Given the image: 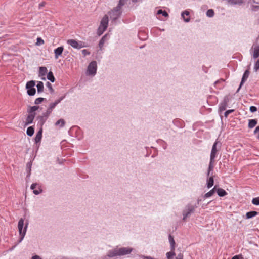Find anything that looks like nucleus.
I'll list each match as a JSON object with an SVG mask.
<instances>
[{
    "label": "nucleus",
    "mask_w": 259,
    "mask_h": 259,
    "mask_svg": "<svg viewBox=\"0 0 259 259\" xmlns=\"http://www.w3.org/2000/svg\"><path fill=\"white\" fill-rule=\"evenodd\" d=\"M109 23L108 16L105 15L101 19L100 25L97 30V34L98 36H101L106 30Z\"/></svg>",
    "instance_id": "1"
},
{
    "label": "nucleus",
    "mask_w": 259,
    "mask_h": 259,
    "mask_svg": "<svg viewBox=\"0 0 259 259\" xmlns=\"http://www.w3.org/2000/svg\"><path fill=\"white\" fill-rule=\"evenodd\" d=\"M24 222V219L21 218L19 220L18 224V228L20 235V239L19 242H21L23 240L27 231L28 224H26L25 226L23 227Z\"/></svg>",
    "instance_id": "2"
},
{
    "label": "nucleus",
    "mask_w": 259,
    "mask_h": 259,
    "mask_svg": "<svg viewBox=\"0 0 259 259\" xmlns=\"http://www.w3.org/2000/svg\"><path fill=\"white\" fill-rule=\"evenodd\" d=\"M97 63L96 61H91L88 66L85 74L88 76L93 77L97 73Z\"/></svg>",
    "instance_id": "3"
},
{
    "label": "nucleus",
    "mask_w": 259,
    "mask_h": 259,
    "mask_svg": "<svg viewBox=\"0 0 259 259\" xmlns=\"http://www.w3.org/2000/svg\"><path fill=\"white\" fill-rule=\"evenodd\" d=\"M197 207V205L187 204L183 211V220L186 221L190 217V214L195 211Z\"/></svg>",
    "instance_id": "4"
},
{
    "label": "nucleus",
    "mask_w": 259,
    "mask_h": 259,
    "mask_svg": "<svg viewBox=\"0 0 259 259\" xmlns=\"http://www.w3.org/2000/svg\"><path fill=\"white\" fill-rule=\"evenodd\" d=\"M49 112L50 111H46L41 115L38 116L37 117V125L39 126V128H42V126L50 115Z\"/></svg>",
    "instance_id": "5"
},
{
    "label": "nucleus",
    "mask_w": 259,
    "mask_h": 259,
    "mask_svg": "<svg viewBox=\"0 0 259 259\" xmlns=\"http://www.w3.org/2000/svg\"><path fill=\"white\" fill-rule=\"evenodd\" d=\"M67 42L72 48L76 49H80L86 47L83 42L81 41H77L75 39H68Z\"/></svg>",
    "instance_id": "6"
},
{
    "label": "nucleus",
    "mask_w": 259,
    "mask_h": 259,
    "mask_svg": "<svg viewBox=\"0 0 259 259\" xmlns=\"http://www.w3.org/2000/svg\"><path fill=\"white\" fill-rule=\"evenodd\" d=\"M35 85V82L33 80H31L26 83V88L27 90V93L29 96H33L36 93V90L34 88Z\"/></svg>",
    "instance_id": "7"
},
{
    "label": "nucleus",
    "mask_w": 259,
    "mask_h": 259,
    "mask_svg": "<svg viewBox=\"0 0 259 259\" xmlns=\"http://www.w3.org/2000/svg\"><path fill=\"white\" fill-rule=\"evenodd\" d=\"M220 147H221V143L218 141H216L214 142V143L213 144L212 147L211 154H210V158L214 159H215V158L217 156V152L219 150Z\"/></svg>",
    "instance_id": "8"
},
{
    "label": "nucleus",
    "mask_w": 259,
    "mask_h": 259,
    "mask_svg": "<svg viewBox=\"0 0 259 259\" xmlns=\"http://www.w3.org/2000/svg\"><path fill=\"white\" fill-rule=\"evenodd\" d=\"M121 14V9L119 7H116L114 10L109 13L110 18L113 20H115L119 18Z\"/></svg>",
    "instance_id": "9"
},
{
    "label": "nucleus",
    "mask_w": 259,
    "mask_h": 259,
    "mask_svg": "<svg viewBox=\"0 0 259 259\" xmlns=\"http://www.w3.org/2000/svg\"><path fill=\"white\" fill-rule=\"evenodd\" d=\"M156 18L160 20H163L162 17H167L168 16V14L166 11L164 10H162V9H158L155 12Z\"/></svg>",
    "instance_id": "10"
},
{
    "label": "nucleus",
    "mask_w": 259,
    "mask_h": 259,
    "mask_svg": "<svg viewBox=\"0 0 259 259\" xmlns=\"http://www.w3.org/2000/svg\"><path fill=\"white\" fill-rule=\"evenodd\" d=\"M30 188L33 190V192L35 195H38L42 192L40 186L36 183L32 184L30 186Z\"/></svg>",
    "instance_id": "11"
},
{
    "label": "nucleus",
    "mask_w": 259,
    "mask_h": 259,
    "mask_svg": "<svg viewBox=\"0 0 259 259\" xmlns=\"http://www.w3.org/2000/svg\"><path fill=\"white\" fill-rule=\"evenodd\" d=\"M119 255L122 256L130 254L133 251L131 247H119Z\"/></svg>",
    "instance_id": "12"
},
{
    "label": "nucleus",
    "mask_w": 259,
    "mask_h": 259,
    "mask_svg": "<svg viewBox=\"0 0 259 259\" xmlns=\"http://www.w3.org/2000/svg\"><path fill=\"white\" fill-rule=\"evenodd\" d=\"M107 256L109 257H113L119 255V247H116L111 250H110L107 253Z\"/></svg>",
    "instance_id": "13"
},
{
    "label": "nucleus",
    "mask_w": 259,
    "mask_h": 259,
    "mask_svg": "<svg viewBox=\"0 0 259 259\" xmlns=\"http://www.w3.org/2000/svg\"><path fill=\"white\" fill-rule=\"evenodd\" d=\"M181 17L184 22L188 23L190 21V12L188 10H185L181 13Z\"/></svg>",
    "instance_id": "14"
},
{
    "label": "nucleus",
    "mask_w": 259,
    "mask_h": 259,
    "mask_svg": "<svg viewBox=\"0 0 259 259\" xmlns=\"http://www.w3.org/2000/svg\"><path fill=\"white\" fill-rule=\"evenodd\" d=\"M63 99V97H61L60 99L56 100L54 102L51 103L49 105V107L46 111H50L49 114H50L52 111L55 108L57 104H58Z\"/></svg>",
    "instance_id": "15"
},
{
    "label": "nucleus",
    "mask_w": 259,
    "mask_h": 259,
    "mask_svg": "<svg viewBox=\"0 0 259 259\" xmlns=\"http://www.w3.org/2000/svg\"><path fill=\"white\" fill-rule=\"evenodd\" d=\"M251 50L253 52V58H257L259 56V44L253 45Z\"/></svg>",
    "instance_id": "16"
},
{
    "label": "nucleus",
    "mask_w": 259,
    "mask_h": 259,
    "mask_svg": "<svg viewBox=\"0 0 259 259\" xmlns=\"http://www.w3.org/2000/svg\"><path fill=\"white\" fill-rule=\"evenodd\" d=\"M35 116V114H29L26 117V121L25 122V125L26 126L31 124L33 121Z\"/></svg>",
    "instance_id": "17"
},
{
    "label": "nucleus",
    "mask_w": 259,
    "mask_h": 259,
    "mask_svg": "<svg viewBox=\"0 0 259 259\" xmlns=\"http://www.w3.org/2000/svg\"><path fill=\"white\" fill-rule=\"evenodd\" d=\"M47 73V69L45 67H40L39 70V76L43 80H45V76Z\"/></svg>",
    "instance_id": "18"
},
{
    "label": "nucleus",
    "mask_w": 259,
    "mask_h": 259,
    "mask_svg": "<svg viewBox=\"0 0 259 259\" xmlns=\"http://www.w3.org/2000/svg\"><path fill=\"white\" fill-rule=\"evenodd\" d=\"M64 50L63 47H59L54 50L55 58L58 59L59 57L62 54Z\"/></svg>",
    "instance_id": "19"
},
{
    "label": "nucleus",
    "mask_w": 259,
    "mask_h": 259,
    "mask_svg": "<svg viewBox=\"0 0 259 259\" xmlns=\"http://www.w3.org/2000/svg\"><path fill=\"white\" fill-rule=\"evenodd\" d=\"M42 128H39V130L37 133L35 137V142L36 143H38L40 142L42 138Z\"/></svg>",
    "instance_id": "20"
},
{
    "label": "nucleus",
    "mask_w": 259,
    "mask_h": 259,
    "mask_svg": "<svg viewBox=\"0 0 259 259\" xmlns=\"http://www.w3.org/2000/svg\"><path fill=\"white\" fill-rule=\"evenodd\" d=\"M249 75V71L248 70H246L245 72L243 74L241 82L240 83V87L238 89V90L240 89L241 88V86L243 84V83L246 80V79L248 78Z\"/></svg>",
    "instance_id": "21"
},
{
    "label": "nucleus",
    "mask_w": 259,
    "mask_h": 259,
    "mask_svg": "<svg viewBox=\"0 0 259 259\" xmlns=\"http://www.w3.org/2000/svg\"><path fill=\"white\" fill-rule=\"evenodd\" d=\"M228 3L231 5H240L243 3L244 0H226Z\"/></svg>",
    "instance_id": "22"
},
{
    "label": "nucleus",
    "mask_w": 259,
    "mask_h": 259,
    "mask_svg": "<svg viewBox=\"0 0 259 259\" xmlns=\"http://www.w3.org/2000/svg\"><path fill=\"white\" fill-rule=\"evenodd\" d=\"M214 184V179L212 176L207 178L206 180V187L208 189L211 188Z\"/></svg>",
    "instance_id": "23"
},
{
    "label": "nucleus",
    "mask_w": 259,
    "mask_h": 259,
    "mask_svg": "<svg viewBox=\"0 0 259 259\" xmlns=\"http://www.w3.org/2000/svg\"><path fill=\"white\" fill-rule=\"evenodd\" d=\"M215 192V187H214L213 189H212L211 190H210L209 192L205 194L204 195H203V197L204 199H206L212 196Z\"/></svg>",
    "instance_id": "24"
},
{
    "label": "nucleus",
    "mask_w": 259,
    "mask_h": 259,
    "mask_svg": "<svg viewBox=\"0 0 259 259\" xmlns=\"http://www.w3.org/2000/svg\"><path fill=\"white\" fill-rule=\"evenodd\" d=\"M214 159H210V162L209 164L208 169L207 171V176H209L210 173L211 171H212L214 167Z\"/></svg>",
    "instance_id": "25"
},
{
    "label": "nucleus",
    "mask_w": 259,
    "mask_h": 259,
    "mask_svg": "<svg viewBox=\"0 0 259 259\" xmlns=\"http://www.w3.org/2000/svg\"><path fill=\"white\" fill-rule=\"evenodd\" d=\"M65 124V121L63 119H60L56 122L55 125L59 127H63Z\"/></svg>",
    "instance_id": "26"
},
{
    "label": "nucleus",
    "mask_w": 259,
    "mask_h": 259,
    "mask_svg": "<svg viewBox=\"0 0 259 259\" xmlns=\"http://www.w3.org/2000/svg\"><path fill=\"white\" fill-rule=\"evenodd\" d=\"M38 106H36L29 107L27 109V112L29 114H35V112L38 110Z\"/></svg>",
    "instance_id": "27"
},
{
    "label": "nucleus",
    "mask_w": 259,
    "mask_h": 259,
    "mask_svg": "<svg viewBox=\"0 0 259 259\" xmlns=\"http://www.w3.org/2000/svg\"><path fill=\"white\" fill-rule=\"evenodd\" d=\"M216 191L218 195L220 197L225 196L227 194V193L226 192V191L222 188H218L217 189Z\"/></svg>",
    "instance_id": "28"
},
{
    "label": "nucleus",
    "mask_w": 259,
    "mask_h": 259,
    "mask_svg": "<svg viewBox=\"0 0 259 259\" xmlns=\"http://www.w3.org/2000/svg\"><path fill=\"white\" fill-rule=\"evenodd\" d=\"M257 213L258 212L255 211L248 212L246 214V218L247 219H251L256 216L257 214Z\"/></svg>",
    "instance_id": "29"
},
{
    "label": "nucleus",
    "mask_w": 259,
    "mask_h": 259,
    "mask_svg": "<svg viewBox=\"0 0 259 259\" xmlns=\"http://www.w3.org/2000/svg\"><path fill=\"white\" fill-rule=\"evenodd\" d=\"M169 241L170 245L171 250H175V241L173 237L170 235L169 236Z\"/></svg>",
    "instance_id": "30"
},
{
    "label": "nucleus",
    "mask_w": 259,
    "mask_h": 259,
    "mask_svg": "<svg viewBox=\"0 0 259 259\" xmlns=\"http://www.w3.org/2000/svg\"><path fill=\"white\" fill-rule=\"evenodd\" d=\"M36 87L38 93H41L44 90V83L41 81H38Z\"/></svg>",
    "instance_id": "31"
},
{
    "label": "nucleus",
    "mask_w": 259,
    "mask_h": 259,
    "mask_svg": "<svg viewBox=\"0 0 259 259\" xmlns=\"http://www.w3.org/2000/svg\"><path fill=\"white\" fill-rule=\"evenodd\" d=\"M251 9L253 11H256L259 10V3L253 1V3L251 4Z\"/></svg>",
    "instance_id": "32"
},
{
    "label": "nucleus",
    "mask_w": 259,
    "mask_h": 259,
    "mask_svg": "<svg viewBox=\"0 0 259 259\" xmlns=\"http://www.w3.org/2000/svg\"><path fill=\"white\" fill-rule=\"evenodd\" d=\"M257 124V121L255 119H250L249 120L248 127L250 128L254 127Z\"/></svg>",
    "instance_id": "33"
},
{
    "label": "nucleus",
    "mask_w": 259,
    "mask_h": 259,
    "mask_svg": "<svg viewBox=\"0 0 259 259\" xmlns=\"http://www.w3.org/2000/svg\"><path fill=\"white\" fill-rule=\"evenodd\" d=\"M107 36V34H105V35H104L102 37V38L100 40L99 44V46L100 49H101L103 47L104 44L106 41Z\"/></svg>",
    "instance_id": "34"
},
{
    "label": "nucleus",
    "mask_w": 259,
    "mask_h": 259,
    "mask_svg": "<svg viewBox=\"0 0 259 259\" xmlns=\"http://www.w3.org/2000/svg\"><path fill=\"white\" fill-rule=\"evenodd\" d=\"M34 132V129L32 126L29 127L26 131L27 135L30 137L32 136Z\"/></svg>",
    "instance_id": "35"
},
{
    "label": "nucleus",
    "mask_w": 259,
    "mask_h": 259,
    "mask_svg": "<svg viewBox=\"0 0 259 259\" xmlns=\"http://www.w3.org/2000/svg\"><path fill=\"white\" fill-rule=\"evenodd\" d=\"M166 256L167 259H172L174 256H175L174 250H171V251L167 252Z\"/></svg>",
    "instance_id": "36"
},
{
    "label": "nucleus",
    "mask_w": 259,
    "mask_h": 259,
    "mask_svg": "<svg viewBox=\"0 0 259 259\" xmlns=\"http://www.w3.org/2000/svg\"><path fill=\"white\" fill-rule=\"evenodd\" d=\"M47 79L50 80L52 82H54L55 81V77L52 72L50 71L48 73Z\"/></svg>",
    "instance_id": "37"
},
{
    "label": "nucleus",
    "mask_w": 259,
    "mask_h": 259,
    "mask_svg": "<svg viewBox=\"0 0 259 259\" xmlns=\"http://www.w3.org/2000/svg\"><path fill=\"white\" fill-rule=\"evenodd\" d=\"M214 14V12L213 10L212 9H209L206 12V15L208 17H213Z\"/></svg>",
    "instance_id": "38"
},
{
    "label": "nucleus",
    "mask_w": 259,
    "mask_h": 259,
    "mask_svg": "<svg viewBox=\"0 0 259 259\" xmlns=\"http://www.w3.org/2000/svg\"><path fill=\"white\" fill-rule=\"evenodd\" d=\"M128 1V0H120L119 2L118 5L116 7H119L120 9H121V6H123L125 4H126Z\"/></svg>",
    "instance_id": "39"
},
{
    "label": "nucleus",
    "mask_w": 259,
    "mask_h": 259,
    "mask_svg": "<svg viewBox=\"0 0 259 259\" xmlns=\"http://www.w3.org/2000/svg\"><path fill=\"white\" fill-rule=\"evenodd\" d=\"M252 203L255 205H259V197L253 198Z\"/></svg>",
    "instance_id": "40"
},
{
    "label": "nucleus",
    "mask_w": 259,
    "mask_h": 259,
    "mask_svg": "<svg viewBox=\"0 0 259 259\" xmlns=\"http://www.w3.org/2000/svg\"><path fill=\"white\" fill-rule=\"evenodd\" d=\"M253 69H254V71H255V72H257L259 70V60H257L256 61V62L254 64Z\"/></svg>",
    "instance_id": "41"
},
{
    "label": "nucleus",
    "mask_w": 259,
    "mask_h": 259,
    "mask_svg": "<svg viewBox=\"0 0 259 259\" xmlns=\"http://www.w3.org/2000/svg\"><path fill=\"white\" fill-rule=\"evenodd\" d=\"M44 44V41L40 37L37 38L36 45L40 46Z\"/></svg>",
    "instance_id": "42"
},
{
    "label": "nucleus",
    "mask_w": 259,
    "mask_h": 259,
    "mask_svg": "<svg viewBox=\"0 0 259 259\" xmlns=\"http://www.w3.org/2000/svg\"><path fill=\"white\" fill-rule=\"evenodd\" d=\"M44 99L43 98H38L35 99L34 103L35 104H40L43 101Z\"/></svg>",
    "instance_id": "43"
},
{
    "label": "nucleus",
    "mask_w": 259,
    "mask_h": 259,
    "mask_svg": "<svg viewBox=\"0 0 259 259\" xmlns=\"http://www.w3.org/2000/svg\"><path fill=\"white\" fill-rule=\"evenodd\" d=\"M82 54L84 56L89 55L90 54V52L87 49H83L81 51Z\"/></svg>",
    "instance_id": "44"
},
{
    "label": "nucleus",
    "mask_w": 259,
    "mask_h": 259,
    "mask_svg": "<svg viewBox=\"0 0 259 259\" xmlns=\"http://www.w3.org/2000/svg\"><path fill=\"white\" fill-rule=\"evenodd\" d=\"M233 112H234V110H233V109L227 110L225 112L224 115L225 117H227L229 114H230Z\"/></svg>",
    "instance_id": "45"
},
{
    "label": "nucleus",
    "mask_w": 259,
    "mask_h": 259,
    "mask_svg": "<svg viewBox=\"0 0 259 259\" xmlns=\"http://www.w3.org/2000/svg\"><path fill=\"white\" fill-rule=\"evenodd\" d=\"M203 199H204L203 197V196H200L197 198V203L198 205L200 204L201 201L203 200Z\"/></svg>",
    "instance_id": "46"
},
{
    "label": "nucleus",
    "mask_w": 259,
    "mask_h": 259,
    "mask_svg": "<svg viewBox=\"0 0 259 259\" xmlns=\"http://www.w3.org/2000/svg\"><path fill=\"white\" fill-rule=\"evenodd\" d=\"M232 259H243V257L241 254H239L233 256Z\"/></svg>",
    "instance_id": "47"
},
{
    "label": "nucleus",
    "mask_w": 259,
    "mask_h": 259,
    "mask_svg": "<svg viewBox=\"0 0 259 259\" xmlns=\"http://www.w3.org/2000/svg\"><path fill=\"white\" fill-rule=\"evenodd\" d=\"M250 111L251 112H254L257 111V108L255 106H250Z\"/></svg>",
    "instance_id": "48"
},
{
    "label": "nucleus",
    "mask_w": 259,
    "mask_h": 259,
    "mask_svg": "<svg viewBox=\"0 0 259 259\" xmlns=\"http://www.w3.org/2000/svg\"><path fill=\"white\" fill-rule=\"evenodd\" d=\"M46 5V2H42L38 5V9H41L42 7H44Z\"/></svg>",
    "instance_id": "49"
},
{
    "label": "nucleus",
    "mask_w": 259,
    "mask_h": 259,
    "mask_svg": "<svg viewBox=\"0 0 259 259\" xmlns=\"http://www.w3.org/2000/svg\"><path fill=\"white\" fill-rule=\"evenodd\" d=\"M210 202H211V201L209 202H208V203H207V204H202V205H201V208H202V209H205L206 208H207L208 204L209 203H210Z\"/></svg>",
    "instance_id": "50"
},
{
    "label": "nucleus",
    "mask_w": 259,
    "mask_h": 259,
    "mask_svg": "<svg viewBox=\"0 0 259 259\" xmlns=\"http://www.w3.org/2000/svg\"><path fill=\"white\" fill-rule=\"evenodd\" d=\"M226 109V107H225V105H223L222 104L220 106V110L222 111V110H225Z\"/></svg>",
    "instance_id": "51"
},
{
    "label": "nucleus",
    "mask_w": 259,
    "mask_h": 259,
    "mask_svg": "<svg viewBox=\"0 0 259 259\" xmlns=\"http://www.w3.org/2000/svg\"><path fill=\"white\" fill-rule=\"evenodd\" d=\"M31 259H41V258L37 255H35L31 257Z\"/></svg>",
    "instance_id": "52"
},
{
    "label": "nucleus",
    "mask_w": 259,
    "mask_h": 259,
    "mask_svg": "<svg viewBox=\"0 0 259 259\" xmlns=\"http://www.w3.org/2000/svg\"><path fill=\"white\" fill-rule=\"evenodd\" d=\"M176 259H183V255L181 253L178 254Z\"/></svg>",
    "instance_id": "53"
},
{
    "label": "nucleus",
    "mask_w": 259,
    "mask_h": 259,
    "mask_svg": "<svg viewBox=\"0 0 259 259\" xmlns=\"http://www.w3.org/2000/svg\"><path fill=\"white\" fill-rule=\"evenodd\" d=\"M258 132H259V126H257V127L255 128V129L254 131V134H256V133H257Z\"/></svg>",
    "instance_id": "54"
},
{
    "label": "nucleus",
    "mask_w": 259,
    "mask_h": 259,
    "mask_svg": "<svg viewBox=\"0 0 259 259\" xmlns=\"http://www.w3.org/2000/svg\"><path fill=\"white\" fill-rule=\"evenodd\" d=\"M47 85L51 90H52V85H51V84L50 83L47 82Z\"/></svg>",
    "instance_id": "55"
},
{
    "label": "nucleus",
    "mask_w": 259,
    "mask_h": 259,
    "mask_svg": "<svg viewBox=\"0 0 259 259\" xmlns=\"http://www.w3.org/2000/svg\"><path fill=\"white\" fill-rule=\"evenodd\" d=\"M141 1L142 0H132V2L134 3H137V2H141Z\"/></svg>",
    "instance_id": "56"
},
{
    "label": "nucleus",
    "mask_w": 259,
    "mask_h": 259,
    "mask_svg": "<svg viewBox=\"0 0 259 259\" xmlns=\"http://www.w3.org/2000/svg\"><path fill=\"white\" fill-rule=\"evenodd\" d=\"M258 139H259V134H258Z\"/></svg>",
    "instance_id": "57"
}]
</instances>
